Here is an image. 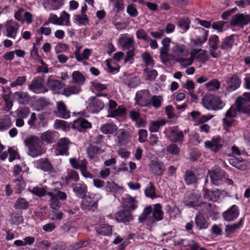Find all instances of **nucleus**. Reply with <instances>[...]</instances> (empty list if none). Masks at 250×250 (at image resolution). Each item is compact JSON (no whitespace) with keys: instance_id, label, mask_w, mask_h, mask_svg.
Masks as SVG:
<instances>
[{"instance_id":"72a5a7b5","label":"nucleus","mask_w":250,"mask_h":250,"mask_svg":"<svg viewBox=\"0 0 250 250\" xmlns=\"http://www.w3.org/2000/svg\"><path fill=\"white\" fill-rule=\"evenodd\" d=\"M47 195L50 196V197L56 199L59 201V200H65L67 197L66 194L65 192H62L57 188L50 189V191L47 192Z\"/></svg>"},{"instance_id":"a19ab883","label":"nucleus","mask_w":250,"mask_h":250,"mask_svg":"<svg viewBox=\"0 0 250 250\" xmlns=\"http://www.w3.org/2000/svg\"><path fill=\"white\" fill-rule=\"evenodd\" d=\"M73 83L83 85L85 81L84 76L79 71H75L72 74Z\"/></svg>"},{"instance_id":"dca6fc26","label":"nucleus","mask_w":250,"mask_h":250,"mask_svg":"<svg viewBox=\"0 0 250 250\" xmlns=\"http://www.w3.org/2000/svg\"><path fill=\"white\" fill-rule=\"evenodd\" d=\"M205 146L207 148L209 149L212 151H218L222 147L221 137L215 136L212 139L211 141L205 142Z\"/></svg>"},{"instance_id":"6ab92c4d","label":"nucleus","mask_w":250,"mask_h":250,"mask_svg":"<svg viewBox=\"0 0 250 250\" xmlns=\"http://www.w3.org/2000/svg\"><path fill=\"white\" fill-rule=\"evenodd\" d=\"M69 141L67 138H64L60 139L56 146V154L57 155H63L67 153L68 149Z\"/></svg>"},{"instance_id":"4468645a","label":"nucleus","mask_w":250,"mask_h":250,"mask_svg":"<svg viewBox=\"0 0 250 250\" xmlns=\"http://www.w3.org/2000/svg\"><path fill=\"white\" fill-rule=\"evenodd\" d=\"M219 37L215 35L210 36L208 40V44L209 46V54L213 58H217L218 56L216 52L219 47Z\"/></svg>"},{"instance_id":"e2e57ef3","label":"nucleus","mask_w":250,"mask_h":250,"mask_svg":"<svg viewBox=\"0 0 250 250\" xmlns=\"http://www.w3.org/2000/svg\"><path fill=\"white\" fill-rule=\"evenodd\" d=\"M29 108L27 107L19 108L16 110V114L17 116L21 119L26 118L30 114Z\"/></svg>"},{"instance_id":"412c9836","label":"nucleus","mask_w":250,"mask_h":250,"mask_svg":"<svg viewBox=\"0 0 250 250\" xmlns=\"http://www.w3.org/2000/svg\"><path fill=\"white\" fill-rule=\"evenodd\" d=\"M151 172L157 175H161L165 170L163 163L158 161H152L150 165Z\"/></svg>"},{"instance_id":"c756f323","label":"nucleus","mask_w":250,"mask_h":250,"mask_svg":"<svg viewBox=\"0 0 250 250\" xmlns=\"http://www.w3.org/2000/svg\"><path fill=\"white\" fill-rule=\"evenodd\" d=\"M47 85L51 90L57 91L62 88L64 86V83L59 80L49 78Z\"/></svg>"},{"instance_id":"cd10ccee","label":"nucleus","mask_w":250,"mask_h":250,"mask_svg":"<svg viewBox=\"0 0 250 250\" xmlns=\"http://www.w3.org/2000/svg\"><path fill=\"white\" fill-rule=\"evenodd\" d=\"M73 128L82 131L83 129L90 128L92 126L91 124L83 119H78L73 122Z\"/></svg>"},{"instance_id":"c85d7f7f","label":"nucleus","mask_w":250,"mask_h":250,"mask_svg":"<svg viewBox=\"0 0 250 250\" xmlns=\"http://www.w3.org/2000/svg\"><path fill=\"white\" fill-rule=\"evenodd\" d=\"M35 165L37 168L42 169L43 171H49L52 168V166L47 159L42 158L37 160L35 162Z\"/></svg>"},{"instance_id":"09e8293b","label":"nucleus","mask_w":250,"mask_h":250,"mask_svg":"<svg viewBox=\"0 0 250 250\" xmlns=\"http://www.w3.org/2000/svg\"><path fill=\"white\" fill-rule=\"evenodd\" d=\"M106 65L109 72L116 73L119 72L120 66L111 60H106Z\"/></svg>"},{"instance_id":"680f3d73","label":"nucleus","mask_w":250,"mask_h":250,"mask_svg":"<svg viewBox=\"0 0 250 250\" xmlns=\"http://www.w3.org/2000/svg\"><path fill=\"white\" fill-rule=\"evenodd\" d=\"M89 242L88 240L81 241L72 244L69 247L70 250H77L80 248L85 247L88 245Z\"/></svg>"},{"instance_id":"4c0bfd02","label":"nucleus","mask_w":250,"mask_h":250,"mask_svg":"<svg viewBox=\"0 0 250 250\" xmlns=\"http://www.w3.org/2000/svg\"><path fill=\"white\" fill-rule=\"evenodd\" d=\"M118 129L117 125L114 123L104 124L101 125V131L104 134H112Z\"/></svg>"},{"instance_id":"4d7b16f0","label":"nucleus","mask_w":250,"mask_h":250,"mask_svg":"<svg viewBox=\"0 0 250 250\" xmlns=\"http://www.w3.org/2000/svg\"><path fill=\"white\" fill-rule=\"evenodd\" d=\"M104 107L103 103L94 101L89 104V109L91 112H98L101 110Z\"/></svg>"},{"instance_id":"bb28decb","label":"nucleus","mask_w":250,"mask_h":250,"mask_svg":"<svg viewBox=\"0 0 250 250\" xmlns=\"http://www.w3.org/2000/svg\"><path fill=\"white\" fill-rule=\"evenodd\" d=\"M184 132L177 129H173L170 131V141L173 143L179 142L182 143L183 141Z\"/></svg>"},{"instance_id":"ea45409f","label":"nucleus","mask_w":250,"mask_h":250,"mask_svg":"<svg viewBox=\"0 0 250 250\" xmlns=\"http://www.w3.org/2000/svg\"><path fill=\"white\" fill-rule=\"evenodd\" d=\"M169 50L168 46L162 45L161 48L160 58L164 63H167L169 60L172 59V54H168Z\"/></svg>"},{"instance_id":"423d86ee","label":"nucleus","mask_w":250,"mask_h":250,"mask_svg":"<svg viewBox=\"0 0 250 250\" xmlns=\"http://www.w3.org/2000/svg\"><path fill=\"white\" fill-rule=\"evenodd\" d=\"M236 105L240 112L250 114V95H243L236 100Z\"/></svg>"},{"instance_id":"5fc2aeb1","label":"nucleus","mask_w":250,"mask_h":250,"mask_svg":"<svg viewBox=\"0 0 250 250\" xmlns=\"http://www.w3.org/2000/svg\"><path fill=\"white\" fill-rule=\"evenodd\" d=\"M55 137V134L51 131H47L42 134L41 139L42 141L46 144L52 143Z\"/></svg>"},{"instance_id":"393cba45","label":"nucleus","mask_w":250,"mask_h":250,"mask_svg":"<svg viewBox=\"0 0 250 250\" xmlns=\"http://www.w3.org/2000/svg\"><path fill=\"white\" fill-rule=\"evenodd\" d=\"M241 81L236 76H233L227 82V89L230 92L237 89L240 85Z\"/></svg>"},{"instance_id":"4be33fe9","label":"nucleus","mask_w":250,"mask_h":250,"mask_svg":"<svg viewBox=\"0 0 250 250\" xmlns=\"http://www.w3.org/2000/svg\"><path fill=\"white\" fill-rule=\"evenodd\" d=\"M12 125V119L9 115H5L0 118V132L7 130Z\"/></svg>"},{"instance_id":"58836bf2","label":"nucleus","mask_w":250,"mask_h":250,"mask_svg":"<svg viewBox=\"0 0 250 250\" xmlns=\"http://www.w3.org/2000/svg\"><path fill=\"white\" fill-rule=\"evenodd\" d=\"M119 42L122 46L127 48H131L133 44L132 38L129 37L127 35H122L120 38Z\"/></svg>"},{"instance_id":"f8f14e48","label":"nucleus","mask_w":250,"mask_h":250,"mask_svg":"<svg viewBox=\"0 0 250 250\" xmlns=\"http://www.w3.org/2000/svg\"><path fill=\"white\" fill-rule=\"evenodd\" d=\"M238 112L240 111L238 110L237 106L236 107L231 106L226 112V117L223 120L224 126L226 130L229 129L231 126L234 121L233 118L236 116Z\"/></svg>"},{"instance_id":"c9c22d12","label":"nucleus","mask_w":250,"mask_h":250,"mask_svg":"<svg viewBox=\"0 0 250 250\" xmlns=\"http://www.w3.org/2000/svg\"><path fill=\"white\" fill-rule=\"evenodd\" d=\"M97 233L103 236H109L112 234V226L107 224H102L96 229Z\"/></svg>"},{"instance_id":"6e6552de","label":"nucleus","mask_w":250,"mask_h":250,"mask_svg":"<svg viewBox=\"0 0 250 250\" xmlns=\"http://www.w3.org/2000/svg\"><path fill=\"white\" fill-rule=\"evenodd\" d=\"M100 198V195L98 194L89 193L88 195L83 201L81 204L82 208L83 210H89L96 206Z\"/></svg>"},{"instance_id":"39448f33","label":"nucleus","mask_w":250,"mask_h":250,"mask_svg":"<svg viewBox=\"0 0 250 250\" xmlns=\"http://www.w3.org/2000/svg\"><path fill=\"white\" fill-rule=\"evenodd\" d=\"M206 51L202 49H194L190 52V57L189 58H177L175 59L176 62H179L184 67L191 65L195 58L203 59Z\"/></svg>"},{"instance_id":"a211bd4d","label":"nucleus","mask_w":250,"mask_h":250,"mask_svg":"<svg viewBox=\"0 0 250 250\" xmlns=\"http://www.w3.org/2000/svg\"><path fill=\"white\" fill-rule=\"evenodd\" d=\"M200 32L202 33V36H196L195 38L192 40L193 47H200L207 41L208 36V31L205 30L203 28L199 29Z\"/></svg>"},{"instance_id":"6e6d98bb","label":"nucleus","mask_w":250,"mask_h":250,"mask_svg":"<svg viewBox=\"0 0 250 250\" xmlns=\"http://www.w3.org/2000/svg\"><path fill=\"white\" fill-rule=\"evenodd\" d=\"M142 59L147 67H152L154 64V60L151 55L148 52H145L142 55Z\"/></svg>"},{"instance_id":"9d476101","label":"nucleus","mask_w":250,"mask_h":250,"mask_svg":"<svg viewBox=\"0 0 250 250\" xmlns=\"http://www.w3.org/2000/svg\"><path fill=\"white\" fill-rule=\"evenodd\" d=\"M189 50L184 44L175 43L171 49L172 59L179 58L189 54Z\"/></svg>"},{"instance_id":"69168bd1","label":"nucleus","mask_w":250,"mask_h":250,"mask_svg":"<svg viewBox=\"0 0 250 250\" xmlns=\"http://www.w3.org/2000/svg\"><path fill=\"white\" fill-rule=\"evenodd\" d=\"M52 7V10H58L61 8L63 3L62 0H45Z\"/></svg>"},{"instance_id":"de8ad7c7","label":"nucleus","mask_w":250,"mask_h":250,"mask_svg":"<svg viewBox=\"0 0 250 250\" xmlns=\"http://www.w3.org/2000/svg\"><path fill=\"white\" fill-rule=\"evenodd\" d=\"M15 183L16 192L20 193L24 189L25 186V183L21 176H18L13 180Z\"/></svg>"},{"instance_id":"2eb2a0df","label":"nucleus","mask_w":250,"mask_h":250,"mask_svg":"<svg viewBox=\"0 0 250 250\" xmlns=\"http://www.w3.org/2000/svg\"><path fill=\"white\" fill-rule=\"evenodd\" d=\"M239 214L238 207L234 205L223 212V216L225 221L229 222L235 220Z\"/></svg>"},{"instance_id":"c03bdc74","label":"nucleus","mask_w":250,"mask_h":250,"mask_svg":"<svg viewBox=\"0 0 250 250\" xmlns=\"http://www.w3.org/2000/svg\"><path fill=\"white\" fill-rule=\"evenodd\" d=\"M57 108L59 113V116L61 118L67 119L70 117V113L66 110V106L62 102H59L57 103Z\"/></svg>"},{"instance_id":"20e7f679","label":"nucleus","mask_w":250,"mask_h":250,"mask_svg":"<svg viewBox=\"0 0 250 250\" xmlns=\"http://www.w3.org/2000/svg\"><path fill=\"white\" fill-rule=\"evenodd\" d=\"M202 102L204 106L208 109H220L225 106V103L215 95H205Z\"/></svg>"},{"instance_id":"b1692460","label":"nucleus","mask_w":250,"mask_h":250,"mask_svg":"<svg viewBox=\"0 0 250 250\" xmlns=\"http://www.w3.org/2000/svg\"><path fill=\"white\" fill-rule=\"evenodd\" d=\"M225 174V171L222 170H216L213 171L208 172L207 177H209L211 182L213 185L217 186L218 182L221 179L222 176Z\"/></svg>"},{"instance_id":"79ce46f5","label":"nucleus","mask_w":250,"mask_h":250,"mask_svg":"<svg viewBox=\"0 0 250 250\" xmlns=\"http://www.w3.org/2000/svg\"><path fill=\"white\" fill-rule=\"evenodd\" d=\"M204 198L209 201H216L219 198L218 191L217 190L210 191L208 189H206Z\"/></svg>"},{"instance_id":"a18cd8bd","label":"nucleus","mask_w":250,"mask_h":250,"mask_svg":"<svg viewBox=\"0 0 250 250\" xmlns=\"http://www.w3.org/2000/svg\"><path fill=\"white\" fill-rule=\"evenodd\" d=\"M74 23L79 26L86 25L89 22V20L86 15H75L74 16Z\"/></svg>"},{"instance_id":"f704fd0d","label":"nucleus","mask_w":250,"mask_h":250,"mask_svg":"<svg viewBox=\"0 0 250 250\" xmlns=\"http://www.w3.org/2000/svg\"><path fill=\"white\" fill-rule=\"evenodd\" d=\"M125 114V108L120 105L117 108L110 109L108 110V117L116 118L118 117H122Z\"/></svg>"},{"instance_id":"0eeeda50","label":"nucleus","mask_w":250,"mask_h":250,"mask_svg":"<svg viewBox=\"0 0 250 250\" xmlns=\"http://www.w3.org/2000/svg\"><path fill=\"white\" fill-rule=\"evenodd\" d=\"M131 135L128 131L120 129L114 134L115 143L119 146H125L130 141Z\"/></svg>"},{"instance_id":"aec40b11","label":"nucleus","mask_w":250,"mask_h":250,"mask_svg":"<svg viewBox=\"0 0 250 250\" xmlns=\"http://www.w3.org/2000/svg\"><path fill=\"white\" fill-rule=\"evenodd\" d=\"M73 191L76 195L80 198H83L85 197L87 192V187L83 183H76L72 185Z\"/></svg>"},{"instance_id":"f3484780","label":"nucleus","mask_w":250,"mask_h":250,"mask_svg":"<svg viewBox=\"0 0 250 250\" xmlns=\"http://www.w3.org/2000/svg\"><path fill=\"white\" fill-rule=\"evenodd\" d=\"M43 79L41 77H35L30 84L28 85V89L33 93L38 92L43 88Z\"/></svg>"},{"instance_id":"052dcab7","label":"nucleus","mask_w":250,"mask_h":250,"mask_svg":"<svg viewBox=\"0 0 250 250\" xmlns=\"http://www.w3.org/2000/svg\"><path fill=\"white\" fill-rule=\"evenodd\" d=\"M49 219L52 221L61 220L63 218V213L59 210L50 211L49 215Z\"/></svg>"},{"instance_id":"7c9ffc66","label":"nucleus","mask_w":250,"mask_h":250,"mask_svg":"<svg viewBox=\"0 0 250 250\" xmlns=\"http://www.w3.org/2000/svg\"><path fill=\"white\" fill-rule=\"evenodd\" d=\"M195 223L196 228L199 230L206 229L208 226L207 219L204 216L200 214L195 217Z\"/></svg>"},{"instance_id":"a878e982","label":"nucleus","mask_w":250,"mask_h":250,"mask_svg":"<svg viewBox=\"0 0 250 250\" xmlns=\"http://www.w3.org/2000/svg\"><path fill=\"white\" fill-rule=\"evenodd\" d=\"M78 225L75 222H67L60 227L63 232L75 233L77 231Z\"/></svg>"},{"instance_id":"13d9d810","label":"nucleus","mask_w":250,"mask_h":250,"mask_svg":"<svg viewBox=\"0 0 250 250\" xmlns=\"http://www.w3.org/2000/svg\"><path fill=\"white\" fill-rule=\"evenodd\" d=\"M136 34L138 39L143 40L146 42H148L150 40V36L143 29L141 28L137 30Z\"/></svg>"},{"instance_id":"2f4dec72","label":"nucleus","mask_w":250,"mask_h":250,"mask_svg":"<svg viewBox=\"0 0 250 250\" xmlns=\"http://www.w3.org/2000/svg\"><path fill=\"white\" fill-rule=\"evenodd\" d=\"M58 25L70 26L71 24L70 20V15L65 11H62L60 17H58Z\"/></svg>"},{"instance_id":"37998d69","label":"nucleus","mask_w":250,"mask_h":250,"mask_svg":"<svg viewBox=\"0 0 250 250\" xmlns=\"http://www.w3.org/2000/svg\"><path fill=\"white\" fill-rule=\"evenodd\" d=\"M140 82L139 78L134 75H130L125 79V83L129 87L134 88L137 86Z\"/></svg>"},{"instance_id":"603ef678","label":"nucleus","mask_w":250,"mask_h":250,"mask_svg":"<svg viewBox=\"0 0 250 250\" xmlns=\"http://www.w3.org/2000/svg\"><path fill=\"white\" fill-rule=\"evenodd\" d=\"M145 193L146 197L151 198H154L157 197L155 187L151 183H149L147 184L145 190Z\"/></svg>"},{"instance_id":"49530a36","label":"nucleus","mask_w":250,"mask_h":250,"mask_svg":"<svg viewBox=\"0 0 250 250\" xmlns=\"http://www.w3.org/2000/svg\"><path fill=\"white\" fill-rule=\"evenodd\" d=\"M184 179L187 185L195 183L197 180L196 176L190 170L186 171Z\"/></svg>"},{"instance_id":"8fccbe9b","label":"nucleus","mask_w":250,"mask_h":250,"mask_svg":"<svg viewBox=\"0 0 250 250\" xmlns=\"http://www.w3.org/2000/svg\"><path fill=\"white\" fill-rule=\"evenodd\" d=\"M205 85L208 90L213 91L219 89L220 83L218 80L214 79L207 83Z\"/></svg>"},{"instance_id":"bf43d9fd","label":"nucleus","mask_w":250,"mask_h":250,"mask_svg":"<svg viewBox=\"0 0 250 250\" xmlns=\"http://www.w3.org/2000/svg\"><path fill=\"white\" fill-rule=\"evenodd\" d=\"M50 191V189L48 190L46 187H36L32 190V192L39 196H42L45 194L47 195V192Z\"/></svg>"},{"instance_id":"e433bc0d","label":"nucleus","mask_w":250,"mask_h":250,"mask_svg":"<svg viewBox=\"0 0 250 250\" xmlns=\"http://www.w3.org/2000/svg\"><path fill=\"white\" fill-rule=\"evenodd\" d=\"M70 163L72 167L75 169H79L81 171L83 170L87 167V162L85 159L78 161L74 158L70 159Z\"/></svg>"},{"instance_id":"5701e85b","label":"nucleus","mask_w":250,"mask_h":250,"mask_svg":"<svg viewBox=\"0 0 250 250\" xmlns=\"http://www.w3.org/2000/svg\"><path fill=\"white\" fill-rule=\"evenodd\" d=\"M123 205L125 209L129 210V211L131 212L137 208L138 202L135 198L129 196L124 199Z\"/></svg>"},{"instance_id":"338daca9","label":"nucleus","mask_w":250,"mask_h":250,"mask_svg":"<svg viewBox=\"0 0 250 250\" xmlns=\"http://www.w3.org/2000/svg\"><path fill=\"white\" fill-rule=\"evenodd\" d=\"M126 12L131 17H136L138 15L136 7L133 3H131L127 6Z\"/></svg>"},{"instance_id":"1a4fd4ad","label":"nucleus","mask_w":250,"mask_h":250,"mask_svg":"<svg viewBox=\"0 0 250 250\" xmlns=\"http://www.w3.org/2000/svg\"><path fill=\"white\" fill-rule=\"evenodd\" d=\"M20 25L18 23L12 20L6 21L4 25L5 34L10 38L15 39L19 29Z\"/></svg>"},{"instance_id":"f03ea898","label":"nucleus","mask_w":250,"mask_h":250,"mask_svg":"<svg viewBox=\"0 0 250 250\" xmlns=\"http://www.w3.org/2000/svg\"><path fill=\"white\" fill-rule=\"evenodd\" d=\"M24 142L29 149L28 154L32 157H36L45 152L42 143L36 136L27 137Z\"/></svg>"},{"instance_id":"0e129e2a","label":"nucleus","mask_w":250,"mask_h":250,"mask_svg":"<svg viewBox=\"0 0 250 250\" xmlns=\"http://www.w3.org/2000/svg\"><path fill=\"white\" fill-rule=\"evenodd\" d=\"M28 203L23 198H19L15 204L14 205V208L16 209H26L28 207Z\"/></svg>"},{"instance_id":"9b49d317","label":"nucleus","mask_w":250,"mask_h":250,"mask_svg":"<svg viewBox=\"0 0 250 250\" xmlns=\"http://www.w3.org/2000/svg\"><path fill=\"white\" fill-rule=\"evenodd\" d=\"M250 22V15L238 14L234 15L231 20L230 24L234 26L244 27Z\"/></svg>"},{"instance_id":"f257e3e1","label":"nucleus","mask_w":250,"mask_h":250,"mask_svg":"<svg viewBox=\"0 0 250 250\" xmlns=\"http://www.w3.org/2000/svg\"><path fill=\"white\" fill-rule=\"evenodd\" d=\"M163 212L160 204L154 205L152 208L150 206L145 208L139 220L140 222L146 221L148 223H153L162 220Z\"/></svg>"},{"instance_id":"774afa93","label":"nucleus","mask_w":250,"mask_h":250,"mask_svg":"<svg viewBox=\"0 0 250 250\" xmlns=\"http://www.w3.org/2000/svg\"><path fill=\"white\" fill-rule=\"evenodd\" d=\"M189 22L190 21L188 19H184L178 21V25L182 30L184 31H186L189 28Z\"/></svg>"},{"instance_id":"ddd939ff","label":"nucleus","mask_w":250,"mask_h":250,"mask_svg":"<svg viewBox=\"0 0 250 250\" xmlns=\"http://www.w3.org/2000/svg\"><path fill=\"white\" fill-rule=\"evenodd\" d=\"M115 219L118 223L126 224L133 220L132 213L129 210L124 209L114 214Z\"/></svg>"},{"instance_id":"473e14b6","label":"nucleus","mask_w":250,"mask_h":250,"mask_svg":"<svg viewBox=\"0 0 250 250\" xmlns=\"http://www.w3.org/2000/svg\"><path fill=\"white\" fill-rule=\"evenodd\" d=\"M236 36L234 35L226 37L222 42L221 48L225 50H230L234 43Z\"/></svg>"},{"instance_id":"7ed1b4c3","label":"nucleus","mask_w":250,"mask_h":250,"mask_svg":"<svg viewBox=\"0 0 250 250\" xmlns=\"http://www.w3.org/2000/svg\"><path fill=\"white\" fill-rule=\"evenodd\" d=\"M200 197V195L197 191H188L185 195L184 202L188 206L193 208L197 207L198 209L205 207L208 209L210 206V204L200 203L199 201Z\"/></svg>"},{"instance_id":"864d4df0","label":"nucleus","mask_w":250,"mask_h":250,"mask_svg":"<svg viewBox=\"0 0 250 250\" xmlns=\"http://www.w3.org/2000/svg\"><path fill=\"white\" fill-rule=\"evenodd\" d=\"M165 111L167 117L169 119H173L178 117L179 112H177L174 108L170 105H167L165 108Z\"/></svg>"},{"instance_id":"3c124183","label":"nucleus","mask_w":250,"mask_h":250,"mask_svg":"<svg viewBox=\"0 0 250 250\" xmlns=\"http://www.w3.org/2000/svg\"><path fill=\"white\" fill-rule=\"evenodd\" d=\"M165 121L163 120L156 121H152L150 123L149 125V130L151 132H157L159 130L160 127L165 125Z\"/></svg>"}]
</instances>
